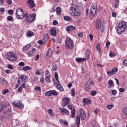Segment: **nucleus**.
Returning <instances> with one entry per match:
<instances>
[{
  "mask_svg": "<svg viewBox=\"0 0 127 127\" xmlns=\"http://www.w3.org/2000/svg\"><path fill=\"white\" fill-rule=\"evenodd\" d=\"M23 15V10L22 8H18L16 10V16L18 19H21Z\"/></svg>",
  "mask_w": 127,
  "mask_h": 127,
  "instance_id": "0eeeda50",
  "label": "nucleus"
},
{
  "mask_svg": "<svg viewBox=\"0 0 127 127\" xmlns=\"http://www.w3.org/2000/svg\"><path fill=\"white\" fill-rule=\"evenodd\" d=\"M48 113L49 116H50L51 117L54 116V115H53V110H52V109H49V110L48 111Z\"/></svg>",
  "mask_w": 127,
  "mask_h": 127,
  "instance_id": "7c9ffc66",
  "label": "nucleus"
},
{
  "mask_svg": "<svg viewBox=\"0 0 127 127\" xmlns=\"http://www.w3.org/2000/svg\"><path fill=\"white\" fill-rule=\"evenodd\" d=\"M23 70L24 71H27L28 70H31V67H30V66H24L23 67Z\"/></svg>",
  "mask_w": 127,
  "mask_h": 127,
  "instance_id": "f704fd0d",
  "label": "nucleus"
},
{
  "mask_svg": "<svg viewBox=\"0 0 127 127\" xmlns=\"http://www.w3.org/2000/svg\"><path fill=\"white\" fill-rule=\"evenodd\" d=\"M76 61L77 62H78L79 63H82V62H84V61H86L87 60L86 58H76L75 59Z\"/></svg>",
  "mask_w": 127,
  "mask_h": 127,
  "instance_id": "aec40b11",
  "label": "nucleus"
},
{
  "mask_svg": "<svg viewBox=\"0 0 127 127\" xmlns=\"http://www.w3.org/2000/svg\"><path fill=\"white\" fill-rule=\"evenodd\" d=\"M112 95H116L117 94V90H113L112 91Z\"/></svg>",
  "mask_w": 127,
  "mask_h": 127,
  "instance_id": "13d9d810",
  "label": "nucleus"
},
{
  "mask_svg": "<svg viewBox=\"0 0 127 127\" xmlns=\"http://www.w3.org/2000/svg\"><path fill=\"white\" fill-rule=\"evenodd\" d=\"M20 87H21V88H24V89H25L26 87L25 86V83H22Z\"/></svg>",
  "mask_w": 127,
  "mask_h": 127,
  "instance_id": "680f3d73",
  "label": "nucleus"
},
{
  "mask_svg": "<svg viewBox=\"0 0 127 127\" xmlns=\"http://www.w3.org/2000/svg\"><path fill=\"white\" fill-rule=\"evenodd\" d=\"M64 18V20H65V21H69V20H71L72 19L71 17L68 16H65Z\"/></svg>",
  "mask_w": 127,
  "mask_h": 127,
  "instance_id": "72a5a7b5",
  "label": "nucleus"
},
{
  "mask_svg": "<svg viewBox=\"0 0 127 127\" xmlns=\"http://www.w3.org/2000/svg\"><path fill=\"white\" fill-rule=\"evenodd\" d=\"M28 5H29L30 8H32L33 7H35L36 6L35 3L34 2V0H28L27 2Z\"/></svg>",
  "mask_w": 127,
  "mask_h": 127,
  "instance_id": "4468645a",
  "label": "nucleus"
},
{
  "mask_svg": "<svg viewBox=\"0 0 127 127\" xmlns=\"http://www.w3.org/2000/svg\"><path fill=\"white\" fill-rule=\"evenodd\" d=\"M52 69L54 71H57L58 70V67L56 65H53L52 66Z\"/></svg>",
  "mask_w": 127,
  "mask_h": 127,
  "instance_id": "603ef678",
  "label": "nucleus"
},
{
  "mask_svg": "<svg viewBox=\"0 0 127 127\" xmlns=\"http://www.w3.org/2000/svg\"><path fill=\"white\" fill-rule=\"evenodd\" d=\"M77 36H79V37H83V33L82 32L79 33L77 34Z\"/></svg>",
  "mask_w": 127,
  "mask_h": 127,
  "instance_id": "338daca9",
  "label": "nucleus"
},
{
  "mask_svg": "<svg viewBox=\"0 0 127 127\" xmlns=\"http://www.w3.org/2000/svg\"><path fill=\"white\" fill-rule=\"evenodd\" d=\"M0 82L3 86H6L7 85V81L3 78H0Z\"/></svg>",
  "mask_w": 127,
  "mask_h": 127,
  "instance_id": "412c9836",
  "label": "nucleus"
},
{
  "mask_svg": "<svg viewBox=\"0 0 127 127\" xmlns=\"http://www.w3.org/2000/svg\"><path fill=\"white\" fill-rule=\"evenodd\" d=\"M7 68H8V69H10L11 70L13 69V67L11 65V64H7Z\"/></svg>",
  "mask_w": 127,
  "mask_h": 127,
  "instance_id": "6e6d98bb",
  "label": "nucleus"
},
{
  "mask_svg": "<svg viewBox=\"0 0 127 127\" xmlns=\"http://www.w3.org/2000/svg\"><path fill=\"white\" fill-rule=\"evenodd\" d=\"M109 56L111 57V58H114L116 55H115V54L112 52H110L109 53Z\"/></svg>",
  "mask_w": 127,
  "mask_h": 127,
  "instance_id": "c03bdc74",
  "label": "nucleus"
},
{
  "mask_svg": "<svg viewBox=\"0 0 127 127\" xmlns=\"http://www.w3.org/2000/svg\"><path fill=\"white\" fill-rule=\"evenodd\" d=\"M80 116H78L76 117V127H80Z\"/></svg>",
  "mask_w": 127,
  "mask_h": 127,
  "instance_id": "4be33fe9",
  "label": "nucleus"
},
{
  "mask_svg": "<svg viewBox=\"0 0 127 127\" xmlns=\"http://www.w3.org/2000/svg\"><path fill=\"white\" fill-rule=\"evenodd\" d=\"M75 29H76V27L72 25L68 26L66 28V31H72V30H75Z\"/></svg>",
  "mask_w": 127,
  "mask_h": 127,
  "instance_id": "a211bd4d",
  "label": "nucleus"
},
{
  "mask_svg": "<svg viewBox=\"0 0 127 127\" xmlns=\"http://www.w3.org/2000/svg\"><path fill=\"white\" fill-rule=\"evenodd\" d=\"M67 108L69 110H71V118L74 119V118H75V114L76 113V111H75V109H74V108H73V106L71 104H68L67 105Z\"/></svg>",
  "mask_w": 127,
  "mask_h": 127,
  "instance_id": "1a4fd4ad",
  "label": "nucleus"
},
{
  "mask_svg": "<svg viewBox=\"0 0 127 127\" xmlns=\"http://www.w3.org/2000/svg\"><path fill=\"white\" fill-rule=\"evenodd\" d=\"M35 90L36 91H41V88H40V87H39V86H36L35 87Z\"/></svg>",
  "mask_w": 127,
  "mask_h": 127,
  "instance_id": "bf43d9fd",
  "label": "nucleus"
},
{
  "mask_svg": "<svg viewBox=\"0 0 127 127\" xmlns=\"http://www.w3.org/2000/svg\"><path fill=\"white\" fill-rule=\"evenodd\" d=\"M49 38V36H48V34L46 33L44 35V42H47L48 41V39Z\"/></svg>",
  "mask_w": 127,
  "mask_h": 127,
  "instance_id": "a878e982",
  "label": "nucleus"
},
{
  "mask_svg": "<svg viewBox=\"0 0 127 127\" xmlns=\"http://www.w3.org/2000/svg\"><path fill=\"white\" fill-rule=\"evenodd\" d=\"M61 113H62V114H64V115H68L69 114V111L64 108H62L61 109Z\"/></svg>",
  "mask_w": 127,
  "mask_h": 127,
  "instance_id": "6ab92c4d",
  "label": "nucleus"
},
{
  "mask_svg": "<svg viewBox=\"0 0 127 127\" xmlns=\"http://www.w3.org/2000/svg\"><path fill=\"white\" fill-rule=\"evenodd\" d=\"M8 92H9L8 89H4L2 91V94L3 95H5V94H7Z\"/></svg>",
  "mask_w": 127,
  "mask_h": 127,
  "instance_id": "49530a36",
  "label": "nucleus"
},
{
  "mask_svg": "<svg viewBox=\"0 0 127 127\" xmlns=\"http://www.w3.org/2000/svg\"><path fill=\"white\" fill-rule=\"evenodd\" d=\"M58 43H61L62 42V39L61 38H59L57 40Z\"/></svg>",
  "mask_w": 127,
  "mask_h": 127,
  "instance_id": "e2e57ef3",
  "label": "nucleus"
},
{
  "mask_svg": "<svg viewBox=\"0 0 127 127\" xmlns=\"http://www.w3.org/2000/svg\"><path fill=\"white\" fill-rule=\"evenodd\" d=\"M28 15V13H26L24 14V12L23 13V15L22 16V18H23V17H26Z\"/></svg>",
  "mask_w": 127,
  "mask_h": 127,
  "instance_id": "4d7b16f0",
  "label": "nucleus"
},
{
  "mask_svg": "<svg viewBox=\"0 0 127 127\" xmlns=\"http://www.w3.org/2000/svg\"><path fill=\"white\" fill-rule=\"evenodd\" d=\"M6 58L10 61H16V56L12 53V52H9L6 55Z\"/></svg>",
  "mask_w": 127,
  "mask_h": 127,
  "instance_id": "39448f33",
  "label": "nucleus"
},
{
  "mask_svg": "<svg viewBox=\"0 0 127 127\" xmlns=\"http://www.w3.org/2000/svg\"><path fill=\"white\" fill-rule=\"evenodd\" d=\"M65 43V47L67 49H73V47H74V42L70 37L66 38Z\"/></svg>",
  "mask_w": 127,
  "mask_h": 127,
  "instance_id": "7ed1b4c3",
  "label": "nucleus"
},
{
  "mask_svg": "<svg viewBox=\"0 0 127 127\" xmlns=\"http://www.w3.org/2000/svg\"><path fill=\"white\" fill-rule=\"evenodd\" d=\"M95 25L96 29H99L101 32H104L105 31V25H104V22L103 20L98 19L96 21Z\"/></svg>",
  "mask_w": 127,
  "mask_h": 127,
  "instance_id": "f03ea898",
  "label": "nucleus"
},
{
  "mask_svg": "<svg viewBox=\"0 0 127 127\" xmlns=\"http://www.w3.org/2000/svg\"><path fill=\"white\" fill-rule=\"evenodd\" d=\"M56 87H57L58 90H59L60 91H61L62 92H63V91H64V89L63 88V87H62V85H61V84H60L59 83V82H58Z\"/></svg>",
  "mask_w": 127,
  "mask_h": 127,
  "instance_id": "5701e85b",
  "label": "nucleus"
},
{
  "mask_svg": "<svg viewBox=\"0 0 127 127\" xmlns=\"http://www.w3.org/2000/svg\"><path fill=\"white\" fill-rule=\"evenodd\" d=\"M90 95H91V96H96V95H97V91L93 90L90 93Z\"/></svg>",
  "mask_w": 127,
  "mask_h": 127,
  "instance_id": "37998d69",
  "label": "nucleus"
},
{
  "mask_svg": "<svg viewBox=\"0 0 127 127\" xmlns=\"http://www.w3.org/2000/svg\"><path fill=\"white\" fill-rule=\"evenodd\" d=\"M71 92L72 97H75V96L76 95V93H75V90H74L73 89H72L71 90Z\"/></svg>",
  "mask_w": 127,
  "mask_h": 127,
  "instance_id": "a18cd8bd",
  "label": "nucleus"
},
{
  "mask_svg": "<svg viewBox=\"0 0 127 127\" xmlns=\"http://www.w3.org/2000/svg\"><path fill=\"white\" fill-rule=\"evenodd\" d=\"M50 34H51V35L53 37H56V35H57L56 29L53 27L51 28L50 31Z\"/></svg>",
  "mask_w": 127,
  "mask_h": 127,
  "instance_id": "dca6fc26",
  "label": "nucleus"
},
{
  "mask_svg": "<svg viewBox=\"0 0 127 127\" xmlns=\"http://www.w3.org/2000/svg\"><path fill=\"white\" fill-rule=\"evenodd\" d=\"M113 107H114L113 104L108 105L107 106V109H108V110H112Z\"/></svg>",
  "mask_w": 127,
  "mask_h": 127,
  "instance_id": "a19ab883",
  "label": "nucleus"
},
{
  "mask_svg": "<svg viewBox=\"0 0 127 127\" xmlns=\"http://www.w3.org/2000/svg\"><path fill=\"white\" fill-rule=\"evenodd\" d=\"M108 84L109 86H111V87H112L113 85H114V81H113V80L110 79L108 81Z\"/></svg>",
  "mask_w": 127,
  "mask_h": 127,
  "instance_id": "79ce46f5",
  "label": "nucleus"
},
{
  "mask_svg": "<svg viewBox=\"0 0 127 127\" xmlns=\"http://www.w3.org/2000/svg\"><path fill=\"white\" fill-rule=\"evenodd\" d=\"M127 29V22L125 21L120 22L117 28V32L118 34H121L123 32H125Z\"/></svg>",
  "mask_w": 127,
  "mask_h": 127,
  "instance_id": "f257e3e1",
  "label": "nucleus"
},
{
  "mask_svg": "<svg viewBox=\"0 0 127 127\" xmlns=\"http://www.w3.org/2000/svg\"><path fill=\"white\" fill-rule=\"evenodd\" d=\"M55 79L57 81L58 83H60L59 79H58V73L55 72Z\"/></svg>",
  "mask_w": 127,
  "mask_h": 127,
  "instance_id": "ea45409f",
  "label": "nucleus"
},
{
  "mask_svg": "<svg viewBox=\"0 0 127 127\" xmlns=\"http://www.w3.org/2000/svg\"><path fill=\"white\" fill-rule=\"evenodd\" d=\"M12 17H11V16H8L7 17V20H8V21H12Z\"/></svg>",
  "mask_w": 127,
  "mask_h": 127,
  "instance_id": "864d4df0",
  "label": "nucleus"
},
{
  "mask_svg": "<svg viewBox=\"0 0 127 127\" xmlns=\"http://www.w3.org/2000/svg\"><path fill=\"white\" fill-rule=\"evenodd\" d=\"M60 124H64V126H68V122L65 120H60Z\"/></svg>",
  "mask_w": 127,
  "mask_h": 127,
  "instance_id": "cd10ccee",
  "label": "nucleus"
},
{
  "mask_svg": "<svg viewBox=\"0 0 127 127\" xmlns=\"http://www.w3.org/2000/svg\"><path fill=\"white\" fill-rule=\"evenodd\" d=\"M119 92H121V93H124V92H125V89L123 88H120L119 89Z\"/></svg>",
  "mask_w": 127,
  "mask_h": 127,
  "instance_id": "69168bd1",
  "label": "nucleus"
},
{
  "mask_svg": "<svg viewBox=\"0 0 127 127\" xmlns=\"http://www.w3.org/2000/svg\"><path fill=\"white\" fill-rule=\"evenodd\" d=\"M96 48H97L98 52H99V53H101V45L99 44H97V45L96 46Z\"/></svg>",
  "mask_w": 127,
  "mask_h": 127,
  "instance_id": "c9c22d12",
  "label": "nucleus"
},
{
  "mask_svg": "<svg viewBox=\"0 0 127 127\" xmlns=\"http://www.w3.org/2000/svg\"><path fill=\"white\" fill-rule=\"evenodd\" d=\"M83 103L85 104H90L91 103V99H89L88 98H84L82 100Z\"/></svg>",
  "mask_w": 127,
  "mask_h": 127,
  "instance_id": "c85d7f7f",
  "label": "nucleus"
},
{
  "mask_svg": "<svg viewBox=\"0 0 127 127\" xmlns=\"http://www.w3.org/2000/svg\"><path fill=\"white\" fill-rule=\"evenodd\" d=\"M52 55V50L51 49H49L46 53V56L48 57H50Z\"/></svg>",
  "mask_w": 127,
  "mask_h": 127,
  "instance_id": "393cba45",
  "label": "nucleus"
},
{
  "mask_svg": "<svg viewBox=\"0 0 127 127\" xmlns=\"http://www.w3.org/2000/svg\"><path fill=\"white\" fill-rule=\"evenodd\" d=\"M36 17V14L34 13L32 15H30L28 16H27L26 18V21L28 23H32L33 22L34 19H35V18Z\"/></svg>",
  "mask_w": 127,
  "mask_h": 127,
  "instance_id": "423d86ee",
  "label": "nucleus"
},
{
  "mask_svg": "<svg viewBox=\"0 0 127 127\" xmlns=\"http://www.w3.org/2000/svg\"><path fill=\"white\" fill-rule=\"evenodd\" d=\"M45 77H49V76H51L50 74H49V71L48 70H47L45 73Z\"/></svg>",
  "mask_w": 127,
  "mask_h": 127,
  "instance_id": "8fccbe9b",
  "label": "nucleus"
},
{
  "mask_svg": "<svg viewBox=\"0 0 127 127\" xmlns=\"http://www.w3.org/2000/svg\"><path fill=\"white\" fill-rule=\"evenodd\" d=\"M53 25H57V24H58V21L56 20H54L53 21Z\"/></svg>",
  "mask_w": 127,
  "mask_h": 127,
  "instance_id": "5fc2aeb1",
  "label": "nucleus"
},
{
  "mask_svg": "<svg viewBox=\"0 0 127 127\" xmlns=\"http://www.w3.org/2000/svg\"><path fill=\"white\" fill-rule=\"evenodd\" d=\"M30 47H31V44H28L23 48V50L26 51V50H28Z\"/></svg>",
  "mask_w": 127,
  "mask_h": 127,
  "instance_id": "bb28decb",
  "label": "nucleus"
},
{
  "mask_svg": "<svg viewBox=\"0 0 127 127\" xmlns=\"http://www.w3.org/2000/svg\"><path fill=\"white\" fill-rule=\"evenodd\" d=\"M34 33L33 32L28 31L26 33V35L28 37H31L33 36Z\"/></svg>",
  "mask_w": 127,
  "mask_h": 127,
  "instance_id": "c756f323",
  "label": "nucleus"
},
{
  "mask_svg": "<svg viewBox=\"0 0 127 127\" xmlns=\"http://www.w3.org/2000/svg\"><path fill=\"white\" fill-rule=\"evenodd\" d=\"M90 12L92 15H95L97 13V4L94 3L91 6Z\"/></svg>",
  "mask_w": 127,
  "mask_h": 127,
  "instance_id": "6e6552de",
  "label": "nucleus"
},
{
  "mask_svg": "<svg viewBox=\"0 0 127 127\" xmlns=\"http://www.w3.org/2000/svg\"><path fill=\"white\" fill-rule=\"evenodd\" d=\"M62 100L64 104L63 107L67 106V105H69V103H70V98L65 97L62 98Z\"/></svg>",
  "mask_w": 127,
  "mask_h": 127,
  "instance_id": "9b49d317",
  "label": "nucleus"
},
{
  "mask_svg": "<svg viewBox=\"0 0 127 127\" xmlns=\"http://www.w3.org/2000/svg\"><path fill=\"white\" fill-rule=\"evenodd\" d=\"M52 95H53V96H58L59 93L58 92H57V91L54 90H52Z\"/></svg>",
  "mask_w": 127,
  "mask_h": 127,
  "instance_id": "e433bc0d",
  "label": "nucleus"
},
{
  "mask_svg": "<svg viewBox=\"0 0 127 127\" xmlns=\"http://www.w3.org/2000/svg\"><path fill=\"white\" fill-rule=\"evenodd\" d=\"M21 91H22V88H21V86H20L18 89L17 92L18 93H20Z\"/></svg>",
  "mask_w": 127,
  "mask_h": 127,
  "instance_id": "052dcab7",
  "label": "nucleus"
},
{
  "mask_svg": "<svg viewBox=\"0 0 127 127\" xmlns=\"http://www.w3.org/2000/svg\"><path fill=\"white\" fill-rule=\"evenodd\" d=\"M116 2H115V6L116 8L118 7L119 4H120V0H116Z\"/></svg>",
  "mask_w": 127,
  "mask_h": 127,
  "instance_id": "de8ad7c7",
  "label": "nucleus"
},
{
  "mask_svg": "<svg viewBox=\"0 0 127 127\" xmlns=\"http://www.w3.org/2000/svg\"><path fill=\"white\" fill-rule=\"evenodd\" d=\"M13 105L14 107L16 108H19V109H23L24 106L22 105V103H20V101H14L13 102Z\"/></svg>",
  "mask_w": 127,
  "mask_h": 127,
  "instance_id": "9d476101",
  "label": "nucleus"
},
{
  "mask_svg": "<svg viewBox=\"0 0 127 127\" xmlns=\"http://www.w3.org/2000/svg\"><path fill=\"white\" fill-rule=\"evenodd\" d=\"M79 112L80 114V119L82 121H84L86 119V114L85 113V111H84V109L80 108Z\"/></svg>",
  "mask_w": 127,
  "mask_h": 127,
  "instance_id": "ddd939ff",
  "label": "nucleus"
},
{
  "mask_svg": "<svg viewBox=\"0 0 127 127\" xmlns=\"http://www.w3.org/2000/svg\"><path fill=\"white\" fill-rule=\"evenodd\" d=\"M26 54H27L28 57H31V56H32V55H33V53L31 51H30L26 53Z\"/></svg>",
  "mask_w": 127,
  "mask_h": 127,
  "instance_id": "58836bf2",
  "label": "nucleus"
},
{
  "mask_svg": "<svg viewBox=\"0 0 127 127\" xmlns=\"http://www.w3.org/2000/svg\"><path fill=\"white\" fill-rule=\"evenodd\" d=\"M94 81L89 80L85 84V87H84V90L86 92H90L91 89H92V87L94 86Z\"/></svg>",
  "mask_w": 127,
  "mask_h": 127,
  "instance_id": "20e7f679",
  "label": "nucleus"
},
{
  "mask_svg": "<svg viewBox=\"0 0 127 127\" xmlns=\"http://www.w3.org/2000/svg\"><path fill=\"white\" fill-rule=\"evenodd\" d=\"M25 65V64H24L23 62H21L19 63V66H20V67H24V66Z\"/></svg>",
  "mask_w": 127,
  "mask_h": 127,
  "instance_id": "09e8293b",
  "label": "nucleus"
},
{
  "mask_svg": "<svg viewBox=\"0 0 127 127\" xmlns=\"http://www.w3.org/2000/svg\"><path fill=\"white\" fill-rule=\"evenodd\" d=\"M90 52H90L89 50H86L85 51V57H86L87 59H89Z\"/></svg>",
  "mask_w": 127,
  "mask_h": 127,
  "instance_id": "473e14b6",
  "label": "nucleus"
},
{
  "mask_svg": "<svg viewBox=\"0 0 127 127\" xmlns=\"http://www.w3.org/2000/svg\"><path fill=\"white\" fill-rule=\"evenodd\" d=\"M74 12L72 11L70 13V14L72 16H80L81 13L79 12H77L76 8H74Z\"/></svg>",
  "mask_w": 127,
  "mask_h": 127,
  "instance_id": "f3484780",
  "label": "nucleus"
},
{
  "mask_svg": "<svg viewBox=\"0 0 127 127\" xmlns=\"http://www.w3.org/2000/svg\"><path fill=\"white\" fill-rule=\"evenodd\" d=\"M38 43L40 45H42V44H43V41L40 40L38 41Z\"/></svg>",
  "mask_w": 127,
  "mask_h": 127,
  "instance_id": "774afa93",
  "label": "nucleus"
},
{
  "mask_svg": "<svg viewBox=\"0 0 127 127\" xmlns=\"http://www.w3.org/2000/svg\"><path fill=\"white\" fill-rule=\"evenodd\" d=\"M50 78H51V76L45 77L46 83H50Z\"/></svg>",
  "mask_w": 127,
  "mask_h": 127,
  "instance_id": "4c0bfd02",
  "label": "nucleus"
},
{
  "mask_svg": "<svg viewBox=\"0 0 127 127\" xmlns=\"http://www.w3.org/2000/svg\"><path fill=\"white\" fill-rule=\"evenodd\" d=\"M52 95V90H50L49 91H47V92H46L45 93V96L46 97H50Z\"/></svg>",
  "mask_w": 127,
  "mask_h": 127,
  "instance_id": "2f4dec72",
  "label": "nucleus"
},
{
  "mask_svg": "<svg viewBox=\"0 0 127 127\" xmlns=\"http://www.w3.org/2000/svg\"><path fill=\"white\" fill-rule=\"evenodd\" d=\"M7 3L8 4H11L12 3V0H7Z\"/></svg>",
  "mask_w": 127,
  "mask_h": 127,
  "instance_id": "0e129e2a",
  "label": "nucleus"
},
{
  "mask_svg": "<svg viewBox=\"0 0 127 127\" xmlns=\"http://www.w3.org/2000/svg\"><path fill=\"white\" fill-rule=\"evenodd\" d=\"M56 11L58 15H60L61 14V7L59 6L57 7Z\"/></svg>",
  "mask_w": 127,
  "mask_h": 127,
  "instance_id": "b1692460",
  "label": "nucleus"
},
{
  "mask_svg": "<svg viewBox=\"0 0 127 127\" xmlns=\"http://www.w3.org/2000/svg\"><path fill=\"white\" fill-rule=\"evenodd\" d=\"M117 72H118V67H115L111 71H107V74L108 76H112V75H115Z\"/></svg>",
  "mask_w": 127,
  "mask_h": 127,
  "instance_id": "2eb2a0df",
  "label": "nucleus"
},
{
  "mask_svg": "<svg viewBox=\"0 0 127 127\" xmlns=\"http://www.w3.org/2000/svg\"><path fill=\"white\" fill-rule=\"evenodd\" d=\"M26 76L25 75H21L18 78V84L19 85H20V84H22V83H23L25 80H26Z\"/></svg>",
  "mask_w": 127,
  "mask_h": 127,
  "instance_id": "f8f14e48",
  "label": "nucleus"
},
{
  "mask_svg": "<svg viewBox=\"0 0 127 127\" xmlns=\"http://www.w3.org/2000/svg\"><path fill=\"white\" fill-rule=\"evenodd\" d=\"M8 13L10 15H11L12 14H13V10L12 9H10L8 10Z\"/></svg>",
  "mask_w": 127,
  "mask_h": 127,
  "instance_id": "3c124183",
  "label": "nucleus"
}]
</instances>
